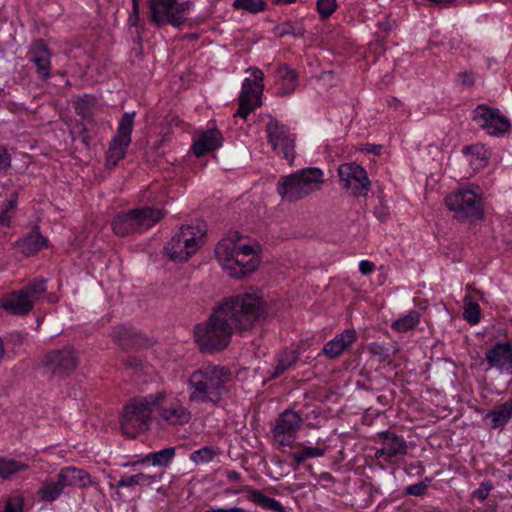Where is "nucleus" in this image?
<instances>
[{
    "mask_svg": "<svg viewBox=\"0 0 512 512\" xmlns=\"http://www.w3.org/2000/svg\"><path fill=\"white\" fill-rule=\"evenodd\" d=\"M156 479H157L156 476L146 475L143 473H138V474L130 475V476L123 475V476H121L119 481L116 483V487L117 488H123V487L131 488L136 485H143L147 481H156Z\"/></svg>",
    "mask_w": 512,
    "mask_h": 512,
    "instance_id": "ea45409f",
    "label": "nucleus"
},
{
    "mask_svg": "<svg viewBox=\"0 0 512 512\" xmlns=\"http://www.w3.org/2000/svg\"><path fill=\"white\" fill-rule=\"evenodd\" d=\"M458 79L464 87H472L475 84V75L473 72H461L458 74Z\"/></svg>",
    "mask_w": 512,
    "mask_h": 512,
    "instance_id": "6e6d98bb",
    "label": "nucleus"
},
{
    "mask_svg": "<svg viewBox=\"0 0 512 512\" xmlns=\"http://www.w3.org/2000/svg\"><path fill=\"white\" fill-rule=\"evenodd\" d=\"M24 501L21 496H11L7 499L2 512H22Z\"/></svg>",
    "mask_w": 512,
    "mask_h": 512,
    "instance_id": "09e8293b",
    "label": "nucleus"
},
{
    "mask_svg": "<svg viewBox=\"0 0 512 512\" xmlns=\"http://www.w3.org/2000/svg\"><path fill=\"white\" fill-rule=\"evenodd\" d=\"M165 214L163 209L143 206L117 214L111 222V227L118 237L141 234L157 224Z\"/></svg>",
    "mask_w": 512,
    "mask_h": 512,
    "instance_id": "20e7f679",
    "label": "nucleus"
},
{
    "mask_svg": "<svg viewBox=\"0 0 512 512\" xmlns=\"http://www.w3.org/2000/svg\"><path fill=\"white\" fill-rule=\"evenodd\" d=\"M232 334L234 332L215 308L207 322L196 325L194 329L195 341L200 351L210 354L224 350L229 345Z\"/></svg>",
    "mask_w": 512,
    "mask_h": 512,
    "instance_id": "423d86ee",
    "label": "nucleus"
},
{
    "mask_svg": "<svg viewBox=\"0 0 512 512\" xmlns=\"http://www.w3.org/2000/svg\"><path fill=\"white\" fill-rule=\"evenodd\" d=\"M94 104V97L90 95H85L80 98L75 106L76 114L81 116L82 118H88L90 114V108Z\"/></svg>",
    "mask_w": 512,
    "mask_h": 512,
    "instance_id": "49530a36",
    "label": "nucleus"
},
{
    "mask_svg": "<svg viewBox=\"0 0 512 512\" xmlns=\"http://www.w3.org/2000/svg\"><path fill=\"white\" fill-rule=\"evenodd\" d=\"M79 129H80V133H79V136H78V139L79 141L81 142V144L85 147V148H89L90 147V142H91V137L89 136V134L87 133V128L86 126L83 124V123H80L78 125Z\"/></svg>",
    "mask_w": 512,
    "mask_h": 512,
    "instance_id": "4d7b16f0",
    "label": "nucleus"
},
{
    "mask_svg": "<svg viewBox=\"0 0 512 512\" xmlns=\"http://www.w3.org/2000/svg\"><path fill=\"white\" fill-rule=\"evenodd\" d=\"M273 32L279 38H283L287 35H291L293 37H303L306 34V29L302 22L293 23L290 20H286L277 24L273 28Z\"/></svg>",
    "mask_w": 512,
    "mask_h": 512,
    "instance_id": "e433bc0d",
    "label": "nucleus"
},
{
    "mask_svg": "<svg viewBox=\"0 0 512 512\" xmlns=\"http://www.w3.org/2000/svg\"><path fill=\"white\" fill-rule=\"evenodd\" d=\"M126 365H127V367H129L135 371L142 370V368H143L142 360L136 356H129L126 360Z\"/></svg>",
    "mask_w": 512,
    "mask_h": 512,
    "instance_id": "13d9d810",
    "label": "nucleus"
},
{
    "mask_svg": "<svg viewBox=\"0 0 512 512\" xmlns=\"http://www.w3.org/2000/svg\"><path fill=\"white\" fill-rule=\"evenodd\" d=\"M161 402L154 406L159 411L160 418L169 425L182 426L191 420V412L183 405L181 400L172 397L167 399L165 392Z\"/></svg>",
    "mask_w": 512,
    "mask_h": 512,
    "instance_id": "6ab92c4d",
    "label": "nucleus"
},
{
    "mask_svg": "<svg viewBox=\"0 0 512 512\" xmlns=\"http://www.w3.org/2000/svg\"><path fill=\"white\" fill-rule=\"evenodd\" d=\"M382 146L381 145H375V144H366L365 150L368 153L374 154V155H380Z\"/></svg>",
    "mask_w": 512,
    "mask_h": 512,
    "instance_id": "69168bd1",
    "label": "nucleus"
},
{
    "mask_svg": "<svg viewBox=\"0 0 512 512\" xmlns=\"http://www.w3.org/2000/svg\"><path fill=\"white\" fill-rule=\"evenodd\" d=\"M246 499L256 507L273 512H290V509L284 507L278 500L268 497L263 491L252 487H245Z\"/></svg>",
    "mask_w": 512,
    "mask_h": 512,
    "instance_id": "bb28decb",
    "label": "nucleus"
},
{
    "mask_svg": "<svg viewBox=\"0 0 512 512\" xmlns=\"http://www.w3.org/2000/svg\"><path fill=\"white\" fill-rule=\"evenodd\" d=\"M57 476L64 488H82L90 485L91 483L90 475L85 470L71 466L62 468L60 472L57 474Z\"/></svg>",
    "mask_w": 512,
    "mask_h": 512,
    "instance_id": "c85d7f7f",
    "label": "nucleus"
},
{
    "mask_svg": "<svg viewBox=\"0 0 512 512\" xmlns=\"http://www.w3.org/2000/svg\"><path fill=\"white\" fill-rule=\"evenodd\" d=\"M378 437L381 445H384L391 462L396 461L399 457L407 455L408 445L402 436L386 430L380 432Z\"/></svg>",
    "mask_w": 512,
    "mask_h": 512,
    "instance_id": "393cba45",
    "label": "nucleus"
},
{
    "mask_svg": "<svg viewBox=\"0 0 512 512\" xmlns=\"http://www.w3.org/2000/svg\"><path fill=\"white\" fill-rule=\"evenodd\" d=\"M445 204L450 211L455 212L458 220H478L484 215L481 198L469 189L450 193L445 198Z\"/></svg>",
    "mask_w": 512,
    "mask_h": 512,
    "instance_id": "9b49d317",
    "label": "nucleus"
},
{
    "mask_svg": "<svg viewBox=\"0 0 512 512\" xmlns=\"http://www.w3.org/2000/svg\"><path fill=\"white\" fill-rule=\"evenodd\" d=\"M150 10V20L156 27L170 24L180 27L187 20L186 14L190 9V2L179 3L177 0H147Z\"/></svg>",
    "mask_w": 512,
    "mask_h": 512,
    "instance_id": "9d476101",
    "label": "nucleus"
},
{
    "mask_svg": "<svg viewBox=\"0 0 512 512\" xmlns=\"http://www.w3.org/2000/svg\"><path fill=\"white\" fill-rule=\"evenodd\" d=\"M428 485L425 482H419L405 488V494L412 496H422L425 494Z\"/></svg>",
    "mask_w": 512,
    "mask_h": 512,
    "instance_id": "603ef678",
    "label": "nucleus"
},
{
    "mask_svg": "<svg viewBox=\"0 0 512 512\" xmlns=\"http://www.w3.org/2000/svg\"><path fill=\"white\" fill-rule=\"evenodd\" d=\"M162 391L132 398L124 407L120 424L124 435L134 438L146 431L151 423L154 406L161 402Z\"/></svg>",
    "mask_w": 512,
    "mask_h": 512,
    "instance_id": "7ed1b4c3",
    "label": "nucleus"
},
{
    "mask_svg": "<svg viewBox=\"0 0 512 512\" xmlns=\"http://www.w3.org/2000/svg\"><path fill=\"white\" fill-rule=\"evenodd\" d=\"M480 306L478 303L469 301L464 305L463 318L472 325L480 321Z\"/></svg>",
    "mask_w": 512,
    "mask_h": 512,
    "instance_id": "37998d69",
    "label": "nucleus"
},
{
    "mask_svg": "<svg viewBox=\"0 0 512 512\" xmlns=\"http://www.w3.org/2000/svg\"><path fill=\"white\" fill-rule=\"evenodd\" d=\"M473 120L492 136L504 135L511 128L509 119L501 114L498 108H492L486 104H479L473 110Z\"/></svg>",
    "mask_w": 512,
    "mask_h": 512,
    "instance_id": "dca6fc26",
    "label": "nucleus"
},
{
    "mask_svg": "<svg viewBox=\"0 0 512 512\" xmlns=\"http://www.w3.org/2000/svg\"><path fill=\"white\" fill-rule=\"evenodd\" d=\"M252 77L253 79L245 78L242 83V90L239 96V108L234 114L235 117H241L244 120L247 119L250 112L260 107L262 104L261 95L264 88V74L260 69L254 68L252 70Z\"/></svg>",
    "mask_w": 512,
    "mask_h": 512,
    "instance_id": "f8f14e48",
    "label": "nucleus"
},
{
    "mask_svg": "<svg viewBox=\"0 0 512 512\" xmlns=\"http://www.w3.org/2000/svg\"><path fill=\"white\" fill-rule=\"evenodd\" d=\"M234 333L243 335L267 316L266 302L255 293H241L223 298L215 307Z\"/></svg>",
    "mask_w": 512,
    "mask_h": 512,
    "instance_id": "f257e3e1",
    "label": "nucleus"
},
{
    "mask_svg": "<svg viewBox=\"0 0 512 512\" xmlns=\"http://www.w3.org/2000/svg\"><path fill=\"white\" fill-rule=\"evenodd\" d=\"M297 447L298 450L290 453L289 455L297 466L305 462L307 459L321 457L325 454V450L318 447L305 446L303 444H298Z\"/></svg>",
    "mask_w": 512,
    "mask_h": 512,
    "instance_id": "58836bf2",
    "label": "nucleus"
},
{
    "mask_svg": "<svg viewBox=\"0 0 512 512\" xmlns=\"http://www.w3.org/2000/svg\"><path fill=\"white\" fill-rule=\"evenodd\" d=\"M375 458L377 459H384V461L388 462V463H392L390 458L388 457V453L384 447V445L381 446V448L377 449L376 452H375Z\"/></svg>",
    "mask_w": 512,
    "mask_h": 512,
    "instance_id": "0e129e2a",
    "label": "nucleus"
},
{
    "mask_svg": "<svg viewBox=\"0 0 512 512\" xmlns=\"http://www.w3.org/2000/svg\"><path fill=\"white\" fill-rule=\"evenodd\" d=\"M488 369L495 368L501 374L512 375V344L509 342H497L487 350L483 363Z\"/></svg>",
    "mask_w": 512,
    "mask_h": 512,
    "instance_id": "aec40b11",
    "label": "nucleus"
},
{
    "mask_svg": "<svg viewBox=\"0 0 512 512\" xmlns=\"http://www.w3.org/2000/svg\"><path fill=\"white\" fill-rule=\"evenodd\" d=\"M175 452L174 447H167L160 451L150 452L141 460V463L167 467L173 461Z\"/></svg>",
    "mask_w": 512,
    "mask_h": 512,
    "instance_id": "473e14b6",
    "label": "nucleus"
},
{
    "mask_svg": "<svg viewBox=\"0 0 512 512\" xmlns=\"http://www.w3.org/2000/svg\"><path fill=\"white\" fill-rule=\"evenodd\" d=\"M243 243V236L235 231L218 242L215 248V255L223 268L231 267V261L235 257L238 247Z\"/></svg>",
    "mask_w": 512,
    "mask_h": 512,
    "instance_id": "4be33fe9",
    "label": "nucleus"
},
{
    "mask_svg": "<svg viewBox=\"0 0 512 512\" xmlns=\"http://www.w3.org/2000/svg\"><path fill=\"white\" fill-rule=\"evenodd\" d=\"M216 455L217 452L212 447L205 446L199 450L194 451L191 454L190 459L196 464L208 463L212 461Z\"/></svg>",
    "mask_w": 512,
    "mask_h": 512,
    "instance_id": "c03bdc74",
    "label": "nucleus"
},
{
    "mask_svg": "<svg viewBox=\"0 0 512 512\" xmlns=\"http://www.w3.org/2000/svg\"><path fill=\"white\" fill-rule=\"evenodd\" d=\"M230 369L223 365L204 364L193 371L188 379L189 401L218 405L228 393Z\"/></svg>",
    "mask_w": 512,
    "mask_h": 512,
    "instance_id": "f03ea898",
    "label": "nucleus"
},
{
    "mask_svg": "<svg viewBox=\"0 0 512 512\" xmlns=\"http://www.w3.org/2000/svg\"><path fill=\"white\" fill-rule=\"evenodd\" d=\"M14 210L9 209L8 207L4 206L0 210V227H9L11 224V219L13 217Z\"/></svg>",
    "mask_w": 512,
    "mask_h": 512,
    "instance_id": "864d4df0",
    "label": "nucleus"
},
{
    "mask_svg": "<svg viewBox=\"0 0 512 512\" xmlns=\"http://www.w3.org/2000/svg\"><path fill=\"white\" fill-rule=\"evenodd\" d=\"M356 340V331L354 329H346L336 335L332 340L328 341L323 346L322 353L326 357L334 359L347 350Z\"/></svg>",
    "mask_w": 512,
    "mask_h": 512,
    "instance_id": "5701e85b",
    "label": "nucleus"
},
{
    "mask_svg": "<svg viewBox=\"0 0 512 512\" xmlns=\"http://www.w3.org/2000/svg\"><path fill=\"white\" fill-rule=\"evenodd\" d=\"M260 246L255 243L253 245L242 243L238 247V251L231 261V267L227 270L231 277L245 278L252 272L256 271L260 263Z\"/></svg>",
    "mask_w": 512,
    "mask_h": 512,
    "instance_id": "f3484780",
    "label": "nucleus"
},
{
    "mask_svg": "<svg viewBox=\"0 0 512 512\" xmlns=\"http://www.w3.org/2000/svg\"><path fill=\"white\" fill-rule=\"evenodd\" d=\"M266 132L272 149L282 154L289 165H292L295 159V136L290 133L289 128L270 116L266 124Z\"/></svg>",
    "mask_w": 512,
    "mask_h": 512,
    "instance_id": "2eb2a0df",
    "label": "nucleus"
},
{
    "mask_svg": "<svg viewBox=\"0 0 512 512\" xmlns=\"http://www.w3.org/2000/svg\"><path fill=\"white\" fill-rule=\"evenodd\" d=\"M135 112L125 113L118 124L117 134L109 144L106 152V167L113 169L125 157L126 149L132 139Z\"/></svg>",
    "mask_w": 512,
    "mask_h": 512,
    "instance_id": "ddd939ff",
    "label": "nucleus"
},
{
    "mask_svg": "<svg viewBox=\"0 0 512 512\" xmlns=\"http://www.w3.org/2000/svg\"><path fill=\"white\" fill-rule=\"evenodd\" d=\"M340 185L349 195L354 197L366 196L371 182L366 170L355 162L343 163L338 168Z\"/></svg>",
    "mask_w": 512,
    "mask_h": 512,
    "instance_id": "4468645a",
    "label": "nucleus"
},
{
    "mask_svg": "<svg viewBox=\"0 0 512 512\" xmlns=\"http://www.w3.org/2000/svg\"><path fill=\"white\" fill-rule=\"evenodd\" d=\"M79 360L71 347L53 349L44 354L39 361L43 375L49 378H65L75 371Z\"/></svg>",
    "mask_w": 512,
    "mask_h": 512,
    "instance_id": "6e6552de",
    "label": "nucleus"
},
{
    "mask_svg": "<svg viewBox=\"0 0 512 512\" xmlns=\"http://www.w3.org/2000/svg\"><path fill=\"white\" fill-rule=\"evenodd\" d=\"M482 150V146H479V145H471V146H465L463 148V153L464 154H477V155H480V151Z\"/></svg>",
    "mask_w": 512,
    "mask_h": 512,
    "instance_id": "338daca9",
    "label": "nucleus"
},
{
    "mask_svg": "<svg viewBox=\"0 0 512 512\" xmlns=\"http://www.w3.org/2000/svg\"><path fill=\"white\" fill-rule=\"evenodd\" d=\"M368 351L372 356L377 357L379 362H385L390 358L389 349L377 342L371 343L368 346Z\"/></svg>",
    "mask_w": 512,
    "mask_h": 512,
    "instance_id": "de8ad7c7",
    "label": "nucleus"
},
{
    "mask_svg": "<svg viewBox=\"0 0 512 512\" xmlns=\"http://www.w3.org/2000/svg\"><path fill=\"white\" fill-rule=\"evenodd\" d=\"M359 270L363 275H369L375 270V264L369 260H362L359 263Z\"/></svg>",
    "mask_w": 512,
    "mask_h": 512,
    "instance_id": "bf43d9fd",
    "label": "nucleus"
},
{
    "mask_svg": "<svg viewBox=\"0 0 512 512\" xmlns=\"http://www.w3.org/2000/svg\"><path fill=\"white\" fill-rule=\"evenodd\" d=\"M222 512H246L241 507L222 508Z\"/></svg>",
    "mask_w": 512,
    "mask_h": 512,
    "instance_id": "774afa93",
    "label": "nucleus"
},
{
    "mask_svg": "<svg viewBox=\"0 0 512 512\" xmlns=\"http://www.w3.org/2000/svg\"><path fill=\"white\" fill-rule=\"evenodd\" d=\"M50 58L51 54L42 39H38L34 43L31 51L30 61L37 67L38 75L42 79L50 76Z\"/></svg>",
    "mask_w": 512,
    "mask_h": 512,
    "instance_id": "cd10ccee",
    "label": "nucleus"
},
{
    "mask_svg": "<svg viewBox=\"0 0 512 512\" xmlns=\"http://www.w3.org/2000/svg\"><path fill=\"white\" fill-rule=\"evenodd\" d=\"M20 251L29 256L36 254L47 246V239L40 234L39 226L35 225L32 231L16 242Z\"/></svg>",
    "mask_w": 512,
    "mask_h": 512,
    "instance_id": "7c9ffc66",
    "label": "nucleus"
},
{
    "mask_svg": "<svg viewBox=\"0 0 512 512\" xmlns=\"http://www.w3.org/2000/svg\"><path fill=\"white\" fill-rule=\"evenodd\" d=\"M46 279L39 277L21 288V292L26 296L27 299L31 300L34 305L47 291Z\"/></svg>",
    "mask_w": 512,
    "mask_h": 512,
    "instance_id": "4c0bfd02",
    "label": "nucleus"
},
{
    "mask_svg": "<svg viewBox=\"0 0 512 512\" xmlns=\"http://www.w3.org/2000/svg\"><path fill=\"white\" fill-rule=\"evenodd\" d=\"M63 490L64 487L57 476L56 480L50 479L45 481L39 489L38 494L42 501L53 502L62 494Z\"/></svg>",
    "mask_w": 512,
    "mask_h": 512,
    "instance_id": "f704fd0d",
    "label": "nucleus"
},
{
    "mask_svg": "<svg viewBox=\"0 0 512 512\" xmlns=\"http://www.w3.org/2000/svg\"><path fill=\"white\" fill-rule=\"evenodd\" d=\"M140 2H132V12L128 17V24L131 27L137 28V33L140 34L143 31V27L139 24L140 22Z\"/></svg>",
    "mask_w": 512,
    "mask_h": 512,
    "instance_id": "8fccbe9b",
    "label": "nucleus"
},
{
    "mask_svg": "<svg viewBox=\"0 0 512 512\" xmlns=\"http://www.w3.org/2000/svg\"><path fill=\"white\" fill-rule=\"evenodd\" d=\"M28 465L11 458L0 456V478L3 480H10L17 473L26 471Z\"/></svg>",
    "mask_w": 512,
    "mask_h": 512,
    "instance_id": "72a5a7b5",
    "label": "nucleus"
},
{
    "mask_svg": "<svg viewBox=\"0 0 512 512\" xmlns=\"http://www.w3.org/2000/svg\"><path fill=\"white\" fill-rule=\"evenodd\" d=\"M223 137L219 130L207 129L202 131L194 140L192 151L197 157H201L208 152L214 151L222 145Z\"/></svg>",
    "mask_w": 512,
    "mask_h": 512,
    "instance_id": "b1692460",
    "label": "nucleus"
},
{
    "mask_svg": "<svg viewBox=\"0 0 512 512\" xmlns=\"http://www.w3.org/2000/svg\"><path fill=\"white\" fill-rule=\"evenodd\" d=\"M492 489L493 483L490 480H484L481 482L479 488L473 492V497L483 502L487 499Z\"/></svg>",
    "mask_w": 512,
    "mask_h": 512,
    "instance_id": "3c124183",
    "label": "nucleus"
},
{
    "mask_svg": "<svg viewBox=\"0 0 512 512\" xmlns=\"http://www.w3.org/2000/svg\"><path fill=\"white\" fill-rule=\"evenodd\" d=\"M232 6L236 10H245L252 14H257L267 9V3L264 0H234Z\"/></svg>",
    "mask_w": 512,
    "mask_h": 512,
    "instance_id": "a19ab883",
    "label": "nucleus"
},
{
    "mask_svg": "<svg viewBox=\"0 0 512 512\" xmlns=\"http://www.w3.org/2000/svg\"><path fill=\"white\" fill-rule=\"evenodd\" d=\"M419 322V313L411 311L409 314L393 322L392 328L399 332H406L414 328Z\"/></svg>",
    "mask_w": 512,
    "mask_h": 512,
    "instance_id": "79ce46f5",
    "label": "nucleus"
},
{
    "mask_svg": "<svg viewBox=\"0 0 512 512\" xmlns=\"http://www.w3.org/2000/svg\"><path fill=\"white\" fill-rule=\"evenodd\" d=\"M224 474L231 482H238L241 479V474L236 470H226Z\"/></svg>",
    "mask_w": 512,
    "mask_h": 512,
    "instance_id": "e2e57ef3",
    "label": "nucleus"
},
{
    "mask_svg": "<svg viewBox=\"0 0 512 512\" xmlns=\"http://www.w3.org/2000/svg\"><path fill=\"white\" fill-rule=\"evenodd\" d=\"M11 165V156L7 149L0 145V173Z\"/></svg>",
    "mask_w": 512,
    "mask_h": 512,
    "instance_id": "5fc2aeb1",
    "label": "nucleus"
},
{
    "mask_svg": "<svg viewBox=\"0 0 512 512\" xmlns=\"http://www.w3.org/2000/svg\"><path fill=\"white\" fill-rule=\"evenodd\" d=\"M2 308L12 315H27L34 307L21 290L13 291L2 299Z\"/></svg>",
    "mask_w": 512,
    "mask_h": 512,
    "instance_id": "a878e982",
    "label": "nucleus"
},
{
    "mask_svg": "<svg viewBox=\"0 0 512 512\" xmlns=\"http://www.w3.org/2000/svg\"><path fill=\"white\" fill-rule=\"evenodd\" d=\"M317 11L322 20L328 19L337 9L336 0H317Z\"/></svg>",
    "mask_w": 512,
    "mask_h": 512,
    "instance_id": "a18cd8bd",
    "label": "nucleus"
},
{
    "mask_svg": "<svg viewBox=\"0 0 512 512\" xmlns=\"http://www.w3.org/2000/svg\"><path fill=\"white\" fill-rule=\"evenodd\" d=\"M277 77L282 81L281 87L277 91V95L285 97L292 94L297 85L298 75L290 69L287 64H281L276 68Z\"/></svg>",
    "mask_w": 512,
    "mask_h": 512,
    "instance_id": "2f4dec72",
    "label": "nucleus"
},
{
    "mask_svg": "<svg viewBox=\"0 0 512 512\" xmlns=\"http://www.w3.org/2000/svg\"><path fill=\"white\" fill-rule=\"evenodd\" d=\"M205 235L206 229L202 225H182L164 250L173 261H187L203 245Z\"/></svg>",
    "mask_w": 512,
    "mask_h": 512,
    "instance_id": "0eeeda50",
    "label": "nucleus"
},
{
    "mask_svg": "<svg viewBox=\"0 0 512 512\" xmlns=\"http://www.w3.org/2000/svg\"><path fill=\"white\" fill-rule=\"evenodd\" d=\"M395 22L392 21L389 17H386L383 21L379 22L378 26L381 30L385 32H389L393 29Z\"/></svg>",
    "mask_w": 512,
    "mask_h": 512,
    "instance_id": "680f3d73",
    "label": "nucleus"
},
{
    "mask_svg": "<svg viewBox=\"0 0 512 512\" xmlns=\"http://www.w3.org/2000/svg\"><path fill=\"white\" fill-rule=\"evenodd\" d=\"M322 183L323 172L319 168L309 167L281 177L276 190L283 200L294 202L319 190Z\"/></svg>",
    "mask_w": 512,
    "mask_h": 512,
    "instance_id": "39448f33",
    "label": "nucleus"
},
{
    "mask_svg": "<svg viewBox=\"0 0 512 512\" xmlns=\"http://www.w3.org/2000/svg\"><path fill=\"white\" fill-rule=\"evenodd\" d=\"M150 10V20L156 27L170 24L180 27L187 20L186 14L190 9V2L179 3L177 0H147Z\"/></svg>",
    "mask_w": 512,
    "mask_h": 512,
    "instance_id": "1a4fd4ad",
    "label": "nucleus"
},
{
    "mask_svg": "<svg viewBox=\"0 0 512 512\" xmlns=\"http://www.w3.org/2000/svg\"><path fill=\"white\" fill-rule=\"evenodd\" d=\"M18 201V193L16 191L10 193L9 197L6 199L4 206L8 207L15 211Z\"/></svg>",
    "mask_w": 512,
    "mask_h": 512,
    "instance_id": "052dcab7",
    "label": "nucleus"
},
{
    "mask_svg": "<svg viewBox=\"0 0 512 512\" xmlns=\"http://www.w3.org/2000/svg\"><path fill=\"white\" fill-rule=\"evenodd\" d=\"M303 424V418L299 412L292 409L283 411L275 421L272 434L281 446L290 445L296 438Z\"/></svg>",
    "mask_w": 512,
    "mask_h": 512,
    "instance_id": "a211bd4d",
    "label": "nucleus"
},
{
    "mask_svg": "<svg viewBox=\"0 0 512 512\" xmlns=\"http://www.w3.org/2000/svg\"><path fill=\"white\" fill-rule=\"evenodd\" d=\"M298 361V353L295 350L285 349L279 354L277 364L274 366L271 378L281 376L288 368Z\"/></svg>",
    "mask_w": 512,
    "mask_h": 512,
    "instance_id": "c9c22d12",
    "label": "nucleus"
},
{
    "mask_svg": "<svg viewBox=\"0 0 512 512\" xmlns=\"http://www.w3.org/2000/svg\"><path fill=\"white\" fill-rule=\"evenodd\" d=\"M110 336L121 349L126 351L142 348L148 345V339L144 335L137 332L134 328L126 327L124 325H117L113 327Z\"/></svg>",
    "mask_w": 512,
    "mask_h": 512,
    "instance_id": "412c9836",
    "label": "nucleus"
},
{
    "mask_svg": "<svg viewBox=\"0 0 512 512\" xmlns=\"http://www.w3.org/2000/svg\"><path fill=\"white\" fill-rule=\"evenodd\" d=\"M512 418V398L495 406L485 416L484 421L490 420L489 426L491 429H502Z\"/></svg>",
    "mask_w": 512,
    "mask_h": 512,
    "instance_id": "c756f323",
    "label": "nucleus"
}]
</instances>
